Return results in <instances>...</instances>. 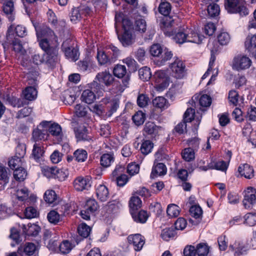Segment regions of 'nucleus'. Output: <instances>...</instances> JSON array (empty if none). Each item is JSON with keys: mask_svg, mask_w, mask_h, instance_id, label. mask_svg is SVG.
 I'll return each mask as SVG.
<instances>
[{"mask_svg": "<svg viewBox=\"0 0 256 256\" xmlns=\"http://www.w3.org/2000/svg\"><path fill=\"white\" fill-rule=\"evenodd\" d=\"M139 76L144 81L148 80L152 76L150 70L147 66L140 68L138 70Z\"/></svg>", "mask_w": 256, "mask_h": 256, "instance_id": "44", "label": "nucleus"}, {"mask_svg": "<svg viewBox=\"0 0 256 256\" xmlns=\"http://www.w3.org/2000/svg\"><path fill=\"white\" fill-rule=\"evenodd\" d=\"M256 201V190L249 187L244 192L243 204L246 208H250Z\"/></svg>", "mask_w": 256, "mask_h": 256, "instance_id": "9", "label": "nucleus"}, {"mask_svg": "<svg viewBox=\"0 0 256 256\" xmlns=\"http://www.w3.org/2000/svg\"><path fill=\"white\" fill-rule=\"evenodd\" d=\"M196 250L198 256H206L209 252V248L206 244H198Z\"/></svg>", "mask_w": 256, "mask_h": 256, "instance_id": "50", "label": "nucleus"}, {"mask_svg": "<svg viewBox=\"0 0 256 256\" xmlns=\"http://www.w3.org/2000/svg\"><path fill=\"white\" fill-rule=\"evenodd\" d=\"M70 42V40L64 41L62 44V49L66 58L75 62L78 59L80 53L76 47L70 45L69 43Z\"/></svg>", "mask_w": 256, "mask_h": 256, "instance_id": "4", "label": "nucleus"}, {"mask_svg": "<svg viewBox=\"0 0 256 256\" xmlns=\"http://www.w3.org/2000/svg\"><path fill=\"white\" fill-rule=\"evenodd\" d=\"M154 76L156 82L158 84H156V88L158 90L162 91L164 89L168 86L166 82V74L162 70H158L155 72Z\"/></svg>", "mask_w": 256, "mask_h": 256, "instance_id": "13", "label": "nucleus"}, {"mask_svg": "<svg viewBox=\"0 0 256 256\" xmlns=\"http://www.w3.org/2000/svg\"><path fill=\"white\" fill-rule=\"evenodd\" d=\"M182 158L186 162H190L195 158L194 150L192 148H184L182 152Z\"/></svg>", "mask_w": 256, "mask_h": 256, "instance_id": "32", "label": "nucleus"}, {"mask_svg": "<svg viewBox=\"0 0 256 256\" xmlns=\"http://www.w3.org/2000/svg\"><path fill=\"white\" fill-rule=\"evenodd\" d=\"M44 152V150L40 144L36 143L34 145L32 156L34 159L37 160L42 156Z\"/></svg>", "mask_w": 256, "mask_h": 256, "instance_id": "49", "label": "nucleus"}, {"mask_svg": "<svg viewBox=\"0 0 256 256\" xmlns=\"http://www.w3.org/2000/svg\"><path fill=\"white\" fill-rule=\"evenodd\" d=\"M48 132L56 136H60L62 135V128L58 124H50L48 122Z\"/></svg>", "mask_w": 256, "mask_h": 256, "instance_id": "37", "label": "nucleus"}, {"mask_svg": "<svg viewBox=\"0 0 256 256\" xmlns=\"http://www.w3.org/2000/svg\"><path fill=\"white\" fill-rule=\"evenodd\" d=\"M68 172L66 169H59L56 167L55 178H58L60 181H63L68 177Z\"/></svg>", "mask_w": 256, "mask_h": 256, "instance_id": "56", "label": "nucleus"}, {"mask_svg": "<svg viewBox=\"0 0 256 256\" xmlns=\"http://www.w3.org/2000/svg\"><path fill=\"white\" fill-rule=\"evenodd\" d=\"M29 191L26 188L18 189L16 192V196L19 200L23 201L26 199L28 196Z\"/></svg>", "mask_w": 256, "mask_h": 256, "instance_id": "62", "label": "nucleus"}, {"mask_svg": "<svg viewBox=\"0 0 256 256\" xmlns=\"http://www.w3.org/2000/svg\"><path fill=\"white\" fill-rule=\"evenodd\" d=\"M114 74L118 78H122L126 74V69L124 66L116 65L113 70Z\"/></svg>", "mask_w": 256, "mask_h": 256, "instance_id": "41", "label": "nucleus"}, {"mask_svg": "<svg viewBox=\"0 0 256 256\" xmlns=\"http://www.w3.org/2000/svg\"><path fill=\"white\" fill-rule=\"evenodd\" d=\"M186 34L184 32H178L174 36V40L178 44H182L186 42Z\"/></svg>", "mask_w": 256, "mask_h": 256, "instance_id": "60", "label": "nucleus"}, {"mask_svg": "<svg viewBox=\"0 0 256 256\" xmlns=\"http://www.w3.org/2000/svg\"><path fill=\"white\" fill-rule=\"evenodd\" d=\"M230 39V36L226 32H222L218 36V42L221 45L227 44Z\"/></svg>", "mask_w": 256, "mask_h": 256, "instance_id": "57", "label": "nucleus"}, {"mask_svg": "<svg viewBox=\"0 0 256 256\" xmlns=\"http://www.w3.org/2000/svg\"><path fill=\"white\" fill-rule=\"evenodd\" d=\"M56 166H44L42 169V174L48 178H54Z\"/></svg>", "mask_w": 256, "mask_h": 256, "instance_id": "48", "label": "nucleus"}, {"mask_svg": "<svg viewBox=\"0 0 256 256\" xmlns=\"http://www.w3.org/2000/svg\"><path fill=\"white\" fill-rule=\"evenodd\" d=\"M153 106L160 109H162L168 106L167 100L162 96H158L156 98L152 100Z\"/></svg>", "mask_w": 256, "mask_h": 256, "instance_id": "34", "label": "nucleus"}, {"mask_svg": "<svg viewBox=\"0 0 256 256\" xmlns=\"http://www.w3.org/2000/svg\"><path fill=\"white\" fill-rule=\"evenodd\" d=\"M118 38L124 47H128L132 46L135 42L136 35L132 30L129 28H126L124 26V31L122 33L118 34Z\"/></svg>", "mask_w": 256, "mask_h": 256, "instance_id": "3", "label": "nucleus"}, {"mask_svg": "<svg viewBox=\"0 0 256 256\" xmlns=\"http://www.w3.org/2000/svg\"><path fill=\"white\" fill-rule=\"evenodd\" d=\"M23 232L28 236H36L38 233V228L34 224L22 225Z\"/></svg>", "mask_w": 256, "mask_h": 256, "instance_id": "30", "label": "nucleus"}, {"mask_svg": "<svg viewBox=\"0 0 256 256\" xmlns=\"http://www.w3.org/2000/svg\"><path fill=\"white\" fill-rule=\"evenodd\" d=\"M47 58L46 56V54L44 53H35L32 56V61L33 62L36 64H40L43 62H46V64L50 65L46 62Z\"/></svg>", "mask_w": 256, "mask_h": 256, "instance_id": "42", "label": "nucleus"}, {"mask_svg": "<svg viewBox=\"0 0 256 256\" xmlns=\"http://www.w3.org/2000/svg\"><path fill=\"white\" fill-rule=\"evenodd\" d=\"M81 98L82 100L88 104H92L96 98V95L94 92L90 90H84L82 94Z\"/></svg>", "mask_w": 256, "mask_h": 256, "instance_id": "22", "label": "nucleus"}, {"mask_svg": "<svg viewBox=\"0 0 256 256\" xmlns=\"http://www.w3.org/2000/svg\"><path fill=\"white\" fill-rule=\"evenodd\" d=\"M76 136L79 140H90L93 138L84 126H80L75 130Z\"/></svg>", "mask_w": 256, "mask_h": 256, "instance_id": "14", "label": "nucleus"}, {"mask_svg": "<svg viewBox=\"0 0 256 256\" xmlns=\"http://www.w3.org/2000/svg\"><path fill=\"white\" fill-rule=\"evenodd\" d=\"M172 76L178 79L184 78L186 75L185 64L183 62L178 58L175 60L170 66Z\"/></svg>", "mask_w": 256, "mask_h": 256, "instance_id": "5", "label": "nucleus"}, {"mask_svg": "<svg viewBox=\"0 0 256 256\" xmlns=\"http://www.w3.org/2000/svg\"><path fill=\"white\" fill-rule=\"evenodd\" d=\"M195 110L192 108H188L184 115V122H190L194 118Z\"/></svg>", "mask_w": 256, "mask_h": 256, "instance_id": "58", "label": "nucleus"}, {"mask_svg": "<svg viewBox=\"0 0 256 256\" xmlns=\"http://www.w3.org/2000/svg\"><path fill=\"white\" fill-rule=\"evenodd\" d=\"M32 22L36 31L38 40L43 38L56 40V36L54 31L48 26L36 22L32 21Z\"/></svg>", "mask_w": 256, "mask_h": 256, "instance_id": "2", "label": "nucleus"}, {"mask_svg": "<svg viewBox=\"0 0 256 256\" xmlns=\"http://www.w3.org/2000/svg\"><path fill=\"white\" fill-rule=\"evenodd\" d=\"M96 80L99 82L100 84L102 83L106 86H110L114 82V78L108 70H105L98 72L96 76Z\"/></svg>", "mask_w": 256, "mask_h": 256, "instance_id": "12", "label": "nucleus"}, {"mask_svg": "<svg viewBox=\"0 0 256 256\" xmlns=\"http://www.w3.org/2000/svg\"><path fill=\"white\" fill-rule=\"evenodd\" d=\"M6 102L13 107L20 108L28 104L24 100L13 96H7Z\"/></svg>", "mask_w": 256, "mask_h": 256, "instance_id": "21", "label": "nucleus"}, {"mask_svg": "<svg viewBox=\"0 0 256 256\" xmlns=\"http://www.w3.org/2000/svg\"><path fill=\"white\" fill-rule=\"evenodd\" d=\"M146 118L145 114L142 111H138L132 116L134 122L138 126H140L144 122Z\"/></svg>", "mask_w": 256, "mask_h": 256, "instance_id": "46", "label": "nucleus"}, {"mask_svg": "<svg viewBox=\"0 0 256 256\" xmlns=\"http://www.w3.org/2000/svg\"><path fill=\"white\" fill-rule=\"evenodd\" d=\"M47 218L50 223L56 224L60 221V214L55 210H51L48 213Z\"/></svg>", "mask_w": 256, "mask_h": 256, "instance_id": "55", "label": "nucleus"}, {"mask_svg": "<svg viewBox=\"0 0 256 256\" xmlns=\"http://www.w3.org/2000/svg\"><path fill=\"white\" fill-rule=\"evenodd\" d=\"M228 98L230 104L234 106L240 105L244 102L242 98H240L238 92L234 90H232L229 92Z\"/></svg>", "mask_w": 256, "mask_h": 256, "instance_id": "19", "label": "nucleus"}, {"mask_svg": "<svg viewBox=\"0 0 256 256\" xmlns=\"http://www.w3.org/2000/svg\"><path fill=\"white\" fill-rule=\"evenodd\" d=\"M104 50L110 61V64H112L114 63L120 54V50L116 47L112 45L106 46L104 48Z\"/></svg>", "mask_w": 256, "mask_h": 256, "instance_id": "15", "label": "nucleus"}, {"mask_svg": "<svg viewBox=\"0 0 256 256\" xmlns=\"http://www.w3.org/2000/svg\"><path fill=\"white\" fill-rule=\"evenodd\" d=\"M81 9L79 8H72L70 16L71 22L76 23L81 19Z\"/></svg>", "mask_w": 256, "mask_h": 256, "instance_id": "54", "label": "nucleus"}, {"mask_svg": "<svg viewBox=\"0 0 256 256\" xmlns=\"http://www.w3.org/2000/svg\"><path fill=\"white\" fill-rule=\"evenodd\" d=\"M244 222L250 226L256 224V214L248 213L244 216Z\"/></svg>", "mask_w": 256, "mask_h": 256, "instance_id": "59", "label": "nucleus"}, {"mask_svg": "<svg viewBox=\"0 0 256 256\" xmlns=\"http://www.w3.org/2000/svg\"><path fill=\"white\" fill-rule=\"evenodd\" d=\"M128 241L130 244H132L134 248L136 251L140 250L144 244V238L140 234H132L128 236Z\"/></svg>", "mask_w": 256, "mask_h": 256, "instance_id": "10", "label": "nucleus"}, {"mask_svg": "<svg viewBox=\"0 0 256 256\" xmlns=\"http://www.w3.org/2000/svg\"><path fill=\"white\" fill-rule=\"evenodd\" d=\"M114 158L112 154H104L100 157V164L102 166L108 168L114 162Z\"/></svg>", "mask_w": 256, "mask_h": 256, "instance_id": "25", "label": "nucleus"}, {"mask_svg": "<svg viewBox=\"0 0 256 256\" xmlns=\"http://www.w3.org/2000/svg\"><path fill=\"white\" fill-rule=\"evenodd\" d=\"M189 212L191 216L196 219L202 217V211L200 206L196 205L192 206L190 208Z\"/></svg>", "mask_w": 256, "mask_h": 256, "instance_id": "51", "label": "nucleus"}, {"mask_svg": "<svg viewBox=\"0 0 256 256\" xmlns=\"http://www.w3.org/2000/svg\"><path fill=\"white\" fill-rule=\"evenodd\" d=\"M153 143L149 140H144L141 145L140 150L141 152L144 155H147L150 153L153 148Z\"/></svg>", "mask_w": 256, "mask_h": 256, "instance_id": "40", "label": "nucleus"}, {"mask_svg": "<svg viewBox=\"0 0 256 256\" xmlns=\"http://www.w3.org/2000/svg\"><path fill=\"white\" fill-rule=\"evenodd\" d=\"M166 212L170 218L176 217L180 214V208L176 204H170L168 206Z\"/></svg>", "mask_w": 256, "mask_h": 256, "instance_id": "47", "label": "nucleus"}, {"mask_svg": "<svg viewBox=\"0 0 256 256\" xmlns=\"http://www.w3.org/2000/svg\"><path fill=\"white\" fill-rule=\"evenodd\" d=\"M96 58L100 65L111 64L104 49V50L98 49Z\"/></svg>", "mask_w": 256, "mask_h": 256, "instance_id": "23", "label": "nucleus"}, {"mask_svg": "<svg viewBox=\"0 0 256 256\" xmlns=\"http://www.w3.org/2000/svg\"><path fill=\"white\" fill-rule=\"evenodd\" d=\"M38 92L34 86L26 87L22 92L24 98L26 100L32 101L36 99Z\"/></svg>", "mask_w": 256, "mask_h": 256, "instance_id": "18", "label": "nucleus"}, {"mask_svg": "<svg viewBox=\"0 0 256 256\" xmlns=\"http://www.w3.org/2000/svg\"><path fill=\"white\" fill-rule=\"evenodd\" d=\"M208 12L211 17H215L217 16L220 12V7L216 4H210L208 6Z\"/></svg>", "mask_w": 256, "mask_h": 256, "instance_id": "53", "label": "nucleus"}, {"mask_svg": "<svg viewBox=\"0 0 256 256\" xmlns=\"http://www.w3.org/2000/svg\"><path fill=\"white\" fill-rule=\"evenodd\" d=\"M48 38L38 40L40 46L45 52L47 58L46 62L50 66L54 65L58 60V50L56 46L52 45L51 40Z\"/></svg>", "mask_w": 256, "mask_h": 256, "instance_id": "1", "label": "nucleus"}, {"mask_svg": "<svg viewBox=\"0 0 256 256\" xmlns=\"http://www.w3.org/2000/svg\"><path fill=\"white\" fill-rule=\"evenodd\" d=\"M98 202L94 200L90 199L87 200L85 208L89 211L90 213L93 214L98 210Z\"/></svg>", "mask_w": 256, "mask_h": 256, "instance_id": "52", "label": "nucleus"}, {"mask_svg": "<svg viewBox=\"0 0 256 256\" xmlns=\"http://www.w3.org/2000/svg\"><path fill=\"white\" fill-rule=\"evenodd\" d=\"M91 228L84 223L81 224L78 228V234L83 238H87L90 234Z\"/></svg>", "mask_w": 256, "mask_h": 256, "instance_id": "39", "label": "nucleus"}, {"mask_svg": "<svg viewBox=\"0 0 256 256\" xmlns=\"http://www.w3.org/2000/svg\"><path fill=\"white\" fill-rule=\"evenodd\" d=\"M44 199L49 204H55L57 200V196L54 190H48L44 193Z\"/></svg>", "mask_w": 256, "mask_h": 256, "instance_id": "33", "label": "nucleus"}, {"mask_svg": "<svg viewBox=\"0 0 256 256\" xmlns=\"http://www.w3.org/2000/svg\"><path fill=\"white\" fill-rule=\"evenodd\" d=\"M38 246L32 242H26L20 246L18 249V253L26 256H35L38 254Z\"/></svg>", "mask_w": 256, "mask_h": 256, "instance_id": "8", "label": "nucleus"}, {"mask_svg": "<svg viewBox=\"0 0 256 256\" xmlns=\"http://www.w3.org/2000/svg\"><path fill=\"white\" fill-rule=\"evenodd\" d=\"M74 112L78 117H83L86 115L87 111L84 106L78 104L74 107Z\"/></svg>", "mask_w": 256, "mask_h": 256, "instance_id": "64", "label": "nucleus"}, {"mask_svg": "<svg viewBox=\"0 0 256 256\" xmlns=\"http://www.w3.org/2000/svg\"><path fill=\"white\" fill-rule=\"evenodd\" d=\"M150 99L144 94H140L137 98L138 105L141 108H144L148 104Z\"/></svg>", "mask_w": 256, "mask_h": 256, "instance_id": "61", "label": "nucleus"}, {"mask_svg": "<svg viewBox=\"0 0 256 256\" xmlns=\"http://www.w3.org/2000/svg\"><path fill=\"white\" fill-rule=\"evenodd\" d=\"M228 166V164L224 160L212 162L208 164L209 168L216 169L222 172L226 171Z\"/></svg>", "mask_w": 256, "mask_h": 256, "instance_id": "35", "label": "nucleus"}, {"mask_svg": "<svg viewBox=\"0 0 256 256\" xmlns=\"http://www.w3.org/2000/svg\"><path fill=\"white\" fill-rule=\"evenodd\" d=\"M240 4V0H224V7L230 13H236V8Z\"/></svg>", "mask_w": 256, "mask_h": 256, "instance_id": "24", "label": "nucleus"}, {"mask_svg": "<svg viewBox=\"0 0 256 256\" xmlns=\"http://www.w3.org/2000/svg\"><path fill=\"white\" fill-rule=\"evenodd\" d=\"M166 172V168L163 163H158L153 167L152 175L154 176L164 175Z\"/></svg>", "mask_w": 256, "mask_h": 256, "instance_id": "28", "label": "nucleus"}, {"mask_svg": "<svg viewBox=\"0 0 256 256\" xmlns=\"http://www.w3.org/2000/svg\"><path fill=\"white\" fill-rule=\"evenodd\" d=\"M96 194L98 198L102 202L106 201L109 196L107 188L103 184H100L96 188Z\"/></svg>", "mask_w": 256, "mask_h": 256, "instance_id": "17", "label": "nucleus"}, {"mask_svg": "<svg viewBox=\"0 0 256 256\" xmlns=\"http://www.w3.org/2000/svg\"><path fill=\"white\" fill-rule=\"evenodd\" d=\"M186 42H190L199 44L201 42L202 40V36H200L197 33L193 31H190V32H186Z\"/></svg>", "mask_w": 256, "mask_h": 256, "instance_id": "31", "label": "nucleus"}, {"mask_svg": "<svg viewBox=\"0 0 256 256\" xmlns=\"http://www.w3.org/2000/svg\"><path fill=\"white\" fill-rule=\"evenodd\" d=\"M74 245L68 240H63L59 245V250L62 254L68 253L74 248Z\"/></svg>", "mask_w": 256, "mask_h": 256, "instance_id": "43", "label": "nucleus"}, {"mask_svg": "<svg viewBox=\"0 0 256 256\" xmlns=\"http://www.w3.org/2000/svg\"><path fill=\"white\" fill-rule=\"evenodd\" d=\"M129 206L132 210H137L141 207L142 201L138 196H132L130 200Z\"/></svg>", "mask_w": 256, "mask_h": 256, "instance_id": "45", "label": "nucleus"}, {"mask_svg": "<svg viewBox=\"0 0 256 256\" xmlns=\"http://www.w3.org/2000/svg\"><path fill=\"white\" fill-rule=\"evenodd\" d=\"M150 51V54L154 56H158L162 54V49L159 44L152 45Z\"/></svg>", "mask_w": 256, "mask_h": 256, "instance_id": "63", "label": "nucleus"}, {"mask_svg": "<svg viewBox=\"0 0 256 256\" xmlns=\"http://www.w3.org/2000/svg\"><path fill=\"white\" fill-rule=\"evenodd\" d=\"M48 122H42L33 130L32 138L35 142L46 140L48 136Z\"/></svg>", "mask_w": 256, "mask_h": 256, "instance_id": "6", "label": "nucleus"}, {"mask_svg": "<svg viewBox=\"0 0 256 256\" xmlns=\"http://www.w3.org/2000/svg\"><path fill=\"white\" fill-rule=\"evenodd\" d=\"M90 185V180L88 177L79 176L74 182V186L77 191L88 190Z\"/></svg>", "mask_w": 256, "mask_h": 256, "instance_id": "11", "label": "nucleus"}, {"mask_svg": "<svg viewBox=\"0 0 256 256\" xmlns=\"http://www.w3.org/2000/svg\"><path fill=\"white\" fill-rule=\"evenodd\" d=\"M27 172L22 168H18L14 172V178L20 182L23 181L26 177Z\"/></svg>", "mask_w": 256, "mask_h": 256, "instance_id": "36", "label": "nucleus"}, {"mask_svg": "<svg viewBox=\"0 0 256 256\" xmlns=\"http://www.w3.org/2000/svg\"><path fill=\"white\" fill-rule=\"evenodd\" d=\"M245 47L249 52L254 53L256 48V34L247 36L245 42Z\"/></svg>", "mask_w": 256, "mask_h": 256, "instance_id": "20", "label": "nucleus"}, {"mask_svg": "<svg viewBox=\"0 0 256 256\" xmlns=\"http://www.w3.org/2000/svg\"><path fill=\"white\" fill-rule=\"evenodd\" d=\"M160 127L156 126L154 122H148L144 125V130L148 134H156L158 133Z\"/></svg>", "mask_w": 256, "mask_h": 256, "instance_id": "27", "label": "nucleus"}, {"mask_svg": "<svg viewBox=\"0 0 256 256\" xmlns=\"http://www.w3.org/2000/svg\"><path fill=\"white\" fill-rule=\"evenodd\" d=\"M238 171L242 176L250 179L254 176L253 168L248 164L240 165L238 168Z\"/></svg>", "mask_w": 256, "mask_h": 256, "instance_id": "16", "label": "nucleus"}, {"mask_svg": "<svg viewBox=\"0 0 256 256\" xmlns=\"http://www.w3.org/2000/svg\"><path fill=\"white\" fill-rule=\"evenodd\" d=\"M88 154L86 150L78 149L74 153V158L78 162H84L87 158Z\"/></svg>", "mask_w": 256, "mask_h": 256, "instance_id": "38", "label": "nucleus"}, {"mask_svg": "<svg viewBox=\"0 0 256 256\" xmlns=\"http://www.w3.org/2000/svg\"><path fill=\"white\" fill-rule=\"evenodd\" d=\"M252 61L246 56L239 54L236 56L232 61V68L237 70H246L250 67Z\"/></svg>", "mask_w": 256, "mask_h": 256, "instance_id": "7", "label": "nucleus"}, {"mask_svg": "<svg viewBox=\"0 0 256 256\" xmlns=\"http://www.w3.org/2000/svg\"><path fill=\"white\" fill-rule=\"evenodd\" d=\"M171 11V5L170 4L166 2L165 0H161L158 6V12L162 14L164 16H168Z\"/></svg>", "mask_w": 256, "mask_h": 256, "instance_id": "29", "label": "nucleus"}, {"mask_svg": "<svg viewBox=\"0 0 256 256\" xmlns=\"http://www.w3.org/2000/svg\"><path fill=\"white\" fill-rule=\"evenodd\" d=\"M131 214L134 221L142 224L146 222L148 217L147 212L143 210L138 214L132 211Z\"/></svg>", "mask_w": 256, "mask_h": 256, "instance_id": "26", "label": "nucleus"}]
</instances>
